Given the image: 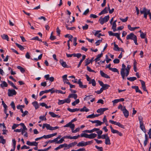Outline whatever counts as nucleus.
Segmentation results:
<instances>
[{
    "instance_id": "obj_28",
    "label": "nucleus",
    "mask_w": 151,
    "mask_h": 151,
    "mask_svg": "<svg viewBox=\"0 0 151 151\" xmlns=\"http://www.w3.org/2000/svg\"><path fill=\"white\" fill-rule=\"evenodd\" d=\"M1 37L3 39L6 40L7 41H9V38L7 35L3 34L1 36Z\"/></svg>"
},
{
    "instance_id": "obj_16",
    "label": "nucleus",
    "mask_w": 151,
    "mask_h": 151,
    "mask_svg": "<svg viewBox=\"0 0 151 151\" xmlns=\"http://www.w3.org/2000/svg\"><path fill=\"white\" fill-rule=\"evenodd\" d=\"M108 13V8L106 7L102 11L99 13V15H101L102 14H106Z\"/></svg>"
},
{
    "instance_id": "obj_14",
    "label": "nucleus",
    "mask_w": 151,
    "mask_h": 151,
    "mask_svg": "<svg viewBox=\"0 0 151 151\" xmlns=\"http://www.w3.org/2000/svg\"><path fill=\"white\" fill-rule=\"evenodd\" d=\"M99 130V129L94 128L92 129L89 130H86L84 131V132H87L88 133H92L93 132L97 131Z\"/></svg>"
},
{
    "instance_id": "obj_47",
    "label": "nucleus",
    "mask_w": 151,
    "mask_h": 151,
    "mask_svg": "<svg viewBox=\"0 0 151 151\" xmlns=\"http://www.w3.org/2000/svg\"><path fill=\"white\" fill-rule=\"evenodd\" d=\"M66 27L67 28V29L68 30H73L76 29L75 27H68V25L66 24Z\"/></svg>"
},
{
    "instance_id": "obj_7",
    "label": "nucleus",
    "mask_w": 151,
    "mask_h": 151,
    "mask_svg": "<svg viewBox=\"0 0 151 151\" xmlns=\"http://www.w3.org/2000/svg\"><path fill=\"white\" fill-rule=\"evenodd\" d=\"M65 37H68L69 38V40L67 41V45L68 47V50H69L70 48L69 42L70 41L72 42V40L71 39L73 37L72 35L69 34H67L65 36Z\"/></svg>"
},
{
    "instance_id": "obj_36",
    "label": "nucleus",
    "mask_w": 151,
    "mask_h": 151,
    "mask_svg": "<svg viewBox=\"0 0 151 151\" xmlns=\"http://www.w3.org/2000/svg\"><path fill=\"white\" fill-rule=\"evenodd\" d=\"M113 49L116 51H120V48H119L118 45L116 44L114 45V47Z\"/></svg>"
},
{
    "instance_id": "obj_44",
    "label": "nucleus",
    "mask_w": 151,
    "mask_h": 151,
    "mask_svg": "<svg viewBox=\"0 0 151 151\" xmlns=\"http://www.w3.org/2000/svg\"><path fill=\"white\" fill-rule=\"evenodd\" d=\"M82 56L81 54L80 53H78L77 54H73V56L74 57H77L78 58H79Z\"/></svg>"
},
{
    "instance_id": "obj_6",
    "label": "nucleus",
    "mask_w": 151,
    "mask_h": 151,
    "mask_svg": "<svg viewBox=\"0 0 151 151\" xmlns=\"http://www.w3.org/2000/svg\"><path fill=\"white\" fill-rule=\"evenodd\" d=\"M77 119L74 118L70 122L64 125L63 127H69L70 128H72V129H73V127H75V126L74 124H72V123L77 121Z\"/></svg>"
},
{
    "instance_id": "obj_8",
    "label": "nucleus",
    "mask_w": 151,
    "mask_h": 151,
    "mask_svg": "<svg viewBox=\"0 0 151 151\" xmlns=\"http://www.w3.org/2000/svg\"><path fill=\"white\" fill-rule=\"evenodd\" d=\"M8 96H12L14 95H16L17 94L16 91L14 89L8 90Z\"/></svg>"
},
{
    "instance_id": "obj_42",
    "label": "nucleus",
    "mask_w": 151,
    "mask_h": 151,
    "mask_svg": "<svg viewBox=\"0 0 151 151\" xmlns=\"http://www.w3.org/2000/svg\"><path fill=\"white\" fill-rule=\"evenodd\" d=\"M64 137L62 138H61L59 140L57 141V142H56V143L57 144H60L62 143L63 141H64Z\"/></svg>"
},
{
    "instance_id": "obj_50",
    "label": "nucleus",
    "mask_w": 151,
    "mask_h": 151,
    "mask_svg": "<svg viewBox=\"0 0 151 151\" xmlns=\"http://www.w3.org/2000/svg\"><path fill=\"white\" fill-rule=\"evenodd\" d=\"M65 103V102L64 101V100H60V99H58V105H61L64 104Z\"/></svg>"
},
{
    "instance_id": "obj_31",
    "label": "nucleus",
    "mask_w": 151,
    "mask_h": 151,
    "mask_svg": "<svg viewBox=\"0 0 151 151\" xmlns=\"http://www.w3.org/2000/svg\"><path fill=\"white\" fill-rule=\"evenodd\" d=\"M15 44L20 50H23L24 49V48L22 45L18 44L17 43H16Z\"/></svg>"
},
{
    "instance_id": "obj_64",
    "label": "nucleus",
    "mask_w": 151,
    "mask_h": 151,
    "mask_svg": "<svg viewBox=\"0 0 151 151\" xmlns=\"http://www.w3.org/2000/svg\"><path fill=\"white\" fill-rule=\"evenodd\" d=\"M103 88H101L99 90L95 91V92L98 94H99L103 92Z\"/></svg>"
},
{
    "instance_id": "obj_30",
    "label": "nucleus",
    "mask_w": 151,
    "mask_h": 151,
    "mask_svg": "<svg viewBox=\"0 0 151 151\" xmlns=\"http://www.w3.org/2000/svg\"><path fill=\"white\" fill-rule=\"evenodd\" d=\"M67 75H65L62 76L63 81L64 83H66V81H68V80L67 79Z\"/></svg>"
},
{
    "instance_id": "obj_45",
    "label": "nucleus",
    "mask_w": 151,
    "mask_h": 151,
    "mask_svg": "<svg viewBox=\"0 0 151 151\" xmlns=\"http://www.w3.org/2000/svg\"><path fill=\"white\" fill-rule=\"evenodd\" d=\"M116 125L118 126L119 127L122 128H124V126L123 125L121 124L120 122H116Z\"/></svg>"
},
{
    "instance_id": "obj_60",
    "label": "nucleus",
    "mask_w": 151,
    "mask_h": 151,
    "mask_svg": "<svg viewBox=\"0 0 151 151\" xmlns=\"http://www.w3.org/2000/svg\"><path fill=\"white\" fill-rule=\"evenodd\" d=\"M95 118L94 114H93L91 115H88L86 117V118Z\"/></svg>"
},
{
    "instance_id": "obj_3",
    "label": "nucleus",
    "mask_w": 151,
    "mask_h": 151,
    "mask_svg": "<svg viewBox=\"0 0 151 151\" xmlns=\"http://www.w3.org/2000/svg\"><path fill=\"white\" fill-rule=\"evenodd\" d=\"M140 12L141 14H144V17L145 19L147 18V15L149 14L150 16V10H148L145 7H144L142 10L140 9Z\"/></svg>"
},
{
    "instance_id": "obj_40",
    "label": "nucleus",
    "mask_w": 151,
    "mask_h": 151,
    "mask_svg": "<svg viewBox=\"0 0 151 151\" xmlns=\"http://www.w3.org/2000/svg\"><path fill=\"white\" fill-rule=\"evenodd\" d=\"M79 102L80 101L79 99H76V101H75L72 103V105L73 106H75L76 104L79 103Z\"/></svg>"
},
{
    "instance_id": "obj_13",
    "label": "nucleus",
    "mask_w": 151,
    "mask_h": 151,
    "mask_svg": "<svg viewBox=\"0 0 151 151\" xmlns=\"http://www.w3.org/2000/svg\"><path fill=\"white\" fill-rule=\"evenodd\" d=\"M60 63L62 66L64 68H68V66L67 65L65 62L63 60H60Z\"/></svg>"
},
{
    "instance_id": "obj_19",
    "label": "nucleus",
    "mask_w": 151,
    "mask_h": 151,
    "mask_svg": "<svg viewBox=\"0 0 151 151\" xmlns=\"http://www.w3.org/2000/svg\"><path fill=\"white\" fill-rule=\"evenodd\" d=\"M77 95L76 94L71 93L68 96L69 98H73L74 99H76L77 98Z\"/></svg>"
},
{
    "instance_id": "obj_15",
    "label": "nucleus",
    "mask_w": 151,
    "mask_h": 151,
    "mask_svg": "<svg viewBox=\"0 0 151 151\" xmlns=\"http://www.w3.org/2000/svg\"><path fill=\"white\" fill-rule=\"evenodd\" d=\"M124 110H123V113L124 116L126 118H127L129 116V113L128 111L126 109V108H124Z\"/></svg>"
},
{
    "instance_id": "obj_39",
    "label": "nucleus",
    "mask_w": 151,
    "mask_h": 151,
    "mask_svg": "<svg viewBox=\"0 0 151 151\" xmlns=\"http://www.w3.org/2000/svg\"><path fill=\"white\" fill-rule=\"evenodd\" d=\"M91 83L92 86H95L96 85V82L94 79H93L91 80L90 82H89V84H90Z\"/></svg>"
},
{
    "instance_id": "obj_1",
    "label": "nucleus",
    "mask_w": 151,
    "mask_h": 151,
    "mask_svg": "<svg viewBox=\"0 0 151 151\" xmlns=\"http://www.w3.org/2000/svg\"><path fill=\"white\" fill-rule=\"evenodd\" d=\"M122 67L121 69L120 74L123 79H124L125 76H127L129 74L131 66L128 65L127 68H126L125 65L123 64L122 65Z\"/></svg>"
},
{
    "instance_id": "obj_23",
    "label": "nucleus",
    "mask_w": 151,
    "mask_h": 151,
    "mask_svg": "<svg viewBox=\"0 0 151 151\" xmlns=\"http://www.w3.org/2000/svg\"><path fill=\"white\" fill-rule=\"evenodd\" d=\"M67 110L71 112H74L75 111H80L79 109H77V108H75V109H72L70 108H67Z\"/></svg>"
},
{
    "instance_id": "obj_29",
    "label": "nucleus",
    "mask_w": 151,
    "mask_h": 151,
    "mask_svg": "<svg viewBox=\"0 0 151 151\" xmlns=\"http://www.w3.org/2000/svg\"><path fill=\"white\" fill-rule=\"evenodd\" d=\"M80 111L81 112H88L89 111V109L87 108L86 107L84 106L83 108L80 109Z\"/></svg>"
},
{
    "instance_id": "obj_34",
    "label": "nucleus",
    "mask_w": 151,
    "mask_h": 151,
    "mask_svg": "<svg viewBox=\"0 0 151 151\" xmlns=\"http://www.w3.org/2000/svg\"><path fill=\"white\" fill-rule=\"evenodd\" d=\"M75 127H73V129H72V128H70L72 131V132L73 133H76L78 132H79L80 130V128L79 127H78L76 128L75 130H74V129Z\"/></svg>"
},
{
    "instance_id": "obj_38",
    "label": "nucleus",
    "mask_w": 151,
    "mask_h": 151,
    "mask_svg": "<svg viewBox=\"0 0 151 151\" xmlns=\"http://www.w3.org/2000/svg\"><path fill=\"white\" fill-rule=\"evenodd\" d=\"M127 79L128 80L131 81H133L134 80H136L137 79V78L135 77H130L129 78H127Z\"/></svg>"
},
{
    "instance_id": "obj_51",
    "label": "nucleus",
    "mask_w": 151,
    "mask_h": 151,
    "mask_svg": "<svg viewBox=\"0 0 151 151\" xmlns=\"http://www.w3.org/2000/svg\"><path fill=\"white\" fill-rule=\"evenodd\" d=\"M88 134L86 133H82L81 134V137H84L86 138H88Z\"/></svg>"
},
{
    "instance_id": "obj_46",
    "label": "nucleus",
    "mask_w": 151,
    "mask_h": 151,
    "mask_svg": "<svg viewBox=\"0 0 151 151\" xmlns=\"http://www.w3.org/2000/svg\"><path fill=\"white\" fill-rule=\"evenodd\" d=\"M116 24L113 23L112 28L113 29L114 32H115L116 31Z\"/></svg>"
},
{
    "instance_id": "obj_18",
    "label": "nucleus",
    "mask_w": 151,
    "mask_h": 151,
    "mask_svg": "<svg viewBox=\"0 0 151 151\" xmlns=\"http://www.w3.org/2000/svg\"><path fill=\"white\" fill-rule=\"evenodd\" d=\"M132 88L135 89L136 92H139L141 94H142V92L139 89V88L138 86H132Z\"/></svg>"
},
{
    "instance_id": "obj_26",
    "label": "nucleus",
    "mask_w": 151,
    "mask_h": 151,
    "mask_svg": "<svg viewBox=\"0 0 151 151\" xmlns=\"http://www.w3.org/2000/svg\"><path fill=\"white\" fill-rule=\"evenodd\" d=\"M0 86L2 88H4V87H7L8 84L5 81H3L2 82V83L0 84Z\"/></svg>"
},
{
    "instance_id": "obj_61",
    "label": "nucleus",
    "mask_w": 151,
    "mask_h": 151,
    "mask_svg": "<svg viewBox=\"0 0 151 151\" xmlns=\"http://www.w3.org/2000/svg\"><path fill=\"white\" fill-rule=\"evenodd\" d=\"M10 105L11 106V107L14 110L15 109V106L13 101H12L11 102L10 104Z\"/></svg>"
},
{
    "instance_id": "obj_32",
    "label": "nucleus",
    "mask_w": 151,
    "mask_h": 151,
    "mask_svg": "<svg viewBox=\"0 0 151 151\" xmlns=\"http://www.w3.org/2000/svg\"><path fill=\"white\" fill-rule=\"evenodd\" d=\"M93 58L91 60H87L85 62V65H89L90 63H92L93 61Z\"/></svg>"
},
{
    "instance_id": "obj_17",
    "label": "nucleus",
    "mask_w": 151,
    "mask_h": 151,
    "mask_svg": "<svg viewBox=\"0 0 151 151\" xmlns=\"http://www.w3.org/2000/svg\"><path fill=\"white\" fill-rule=\"evenodd\" d=\"M49 114L52 117H58V118H60V116L55 114L53 112H49Z\"/></svg>"
},
{
    "instance_id": "obj_21",
    "label": "nucleus",
    "mask_w": 151,
    "mask_h": 151,
    "mask_svg": "<svg viewBox=\"0 0 151 151\" xmlns=\"http://www.w3.org/2000/svg\"><path fill=\"white\" fill-rule=\"evenodd\" d=\"M112 132L113 134H117L120 136H122L123 135L122 134L121 132L116 130L114 129Z\"/></svg>"
},
{
    "instance_id": "obj_27",
    "label": "nucleus",
    "mask_w": 151,
    "mask_h": 151,
    "mask_svg": "<svg viewBox=\"0 0 151 151\" xmlns=\"http://www.w3.org/2000/svg\"><path fill=\"white\" fill-rule=\"evenodd\" d=\"M77 142H73L70 143L69 145H68L67 147H68V148L72 147L75 146L77 144Z\"/></svg>"
},
{
    "instance_id": "obj_52",
    "label": "nucleus",
    "mask_w": 151,
    "mask_h": 151,
    "mask_svg": "<svg viewBox=\"0 0 151 151\" xmlns=\"http://www.w3.org/2000/svg\"><path fill=\"white\" fill-rule=\"evenodd\" d=\"M128 19V17H127L125 19H122L120 18V19L123 22H126L127 21Z\"/></svg>"
},
{
    "instance_id": "obj_56",
    "label": "nucleus",
    "mask_w": 151,
    "mask_h": 151,
    "mask_svg": "<svg viewBox=\"0 0 151 151\" xmlns=\"http://www.w3.org/2000/svg\"><path fill=\"white\" fill-rule=\"evenodd\" d=\"M32 40H37L40 41L42 42L41 39L39 38L38 37L36 36L35 37H34L32 38Z\"/></svg>"
},
{
    "instance_id": "obj_35",
    "label": "nucleus",
    "mask_w": 151,
    "mask_h": 151,
    "mask_svg": "<svg viewBox=\"0 0 151 151\" xmlns=\"http://www.w3.org/2000/svg\"><path fill=\"white\" fill-rule=\"evenodd\" d=\"M8 82L14 89H17L18 88L15 86L13 82L9 80H8Z\"/></svg>"
},
{
    "instance_id": "obj_59",
    "label": "nucleus",
    "mask_w": 151,
    "mask_h": 151,
    "mask_svg": "<svg viewBox=\"0 0 151 151\" xmlns=\"http://www.w3.org/2000/svg\"><path fill=\"white\" fill-rule=\"evenodd\" d=\"M146 35L143 32H141L140 34V36L141 37L142 39H144L145 38Z\"/></svg>"
},
{
    "instance_id": "obj_5",
    "label": "nucleus",
    "mask_w": 151,
    "mask_h": 151,
    "mask_svg": "<svg viewBox=\"0 0 151 151\" xmlns=\"http://www.w3.org/2000/svg\"><path fill=\"white\" fill-rule=\"evenodd\" d=\"M138 119L139 122L140 128L141 129L145 132V129L143 122V118L141 116L138 117Z\"/></svg>"
},
{
    "instance_id": "obj_4",
    "label": "nucleus",
    "mask_w": 151,
    "mask_h": 151,
    "mask_svg": "<svg viewBox=\"0 0 151 151\" xmlns=\"http://www.w3.org/2000/svg\"><path fill=\"white\" fill-rule=\"evenodd\" d=\"M109 15L105 16L104 18L101 17L99 19V22L101 24L103 25L105 23L107 22L109 20Z\"/></svg>"
},
{
    "instance_id": "obj_25",
    "label": "nucleus",
    "mask_w": 151,
    "mask_h": 151,
    "mask_svg": "<svg viewBox=\"0 0 151 151\" xmlns=\"http://www.w3.org/2000/svg\"><path fill=\"white\" fill-rule=\"evenodd\" d=\"M78 147H83L85 146V142L83 141H81V142H79L77 145Z\"/></svg>"
},
{
    "instance_id": "obj_48",
    "label": "nucleus",
    "mask_w": 151,
    "mask_h": 151,
    "mask_svg": "<svg viewBox=\"0 0 151 151\" xmlns=\"http://www.w3.org/2000/svg\"><path fill=\"white\" fill-rule=\"evenodd\" d=\"M95 147L98 150L97 151H103V148L102 147H99L97 146H95Z\"/></svg>"
},
{
    "instance_id": "obj_37",
    "label": "nucleus",
    "mask_w": 151,
    "mask_h": 151,
    "mask_svg": "<svg viewBox=\"0 0 151 151\" xmlns=\"http://www.w3.org/2000/svg\"><path fill=\"white\" fill-rule=\"evenodd\" d=\"M110 86L107 84H104L101 88H103V90H105L108 88Z\"/></svg>"
},
{
    "instance_id": "obj_54",
    "label": "nucleus",
    "mask_w": 151,
    "mask_h": 151,
    "mask_svg": "<svg viewBox=\"0 0 151 151\" xmlns=\"http://www.w3.org/2000/svg\"><path fill=\"white\" fill-rule=\"evenodd\" d=\"M56 139L55 138L53 140H50L49 141H48V142H46L47 143V144L48 143H53V142H57V141H56Z\"/></svg>"
},
{
    "instance_id": "obj_53",
    "label": "nucleus",
    "mask_w": 151,
    "mask_h": 151,
    "mask_svg": "<svg viewBox=\"0 0 151 151\" xmlns=\"http://www.w3.org/2000/svg\"><path fill=\"white\" fill-rule=\"evenodd\" d=\"M87 70L90 72H92L93 73H96V72L93 70H92L90 67H88V66H87Z\"/></svg>"
},
{
    "instance_id": "obj_2",
    "label": "nucleus",
    "mask_w": 151,
    "mask_h": 151,
    "mask_svg": "<svg viewBox=\"0 0 151 151\" xmlns=\"http://www.w3.org/2000/svg\"><path fill=\"white\" fill-rule=\"evenodd\" d=\"M127 40L131 39L134 41V42L136 45H138L137 43V38L136 36L133 33H131L130 34L128 35L126 37Z\"/></svg>"
},
{
    "instance_id": "obj_57",
    "label": "nucleus",
    "mask_w": 151,
    "mask_h": 151,
    "mask_svg": "<svg viewBox=\"0 0 151 151\" xmlns=\"http://www.w3.org/2000/svg\"><path fill=\"white\" fill-rule=\"evenodd\" d=\"M43 138L45 139L49 138L52 137L51 134L47 135H44L43 136Z\"/></svg>"
},
{
    "instance_id": "obj_62",
    "label": "nucleus",
    "mask_w": 151,
    "mask_h": 151,
    "mask_svg": "<svg viewBox=\"0 0 151 151\" xmlns=\"http://www.w3.org/2000/svg\"><path fill=\"white\" fill-rule=\"evenodd\" d=\"M119 60L117 58L113 60V62L115 64H118L119 63Z\"/></svg>"
},
{
    "instance_id": "obj_24",
    "label": "nucleus",
    "mask_w": 151,
    "mask_h": 151,
    "mask_svg": "<svg viewBox=\"0 0 151 151\" xmlns=\"http://www.w3.org/2000/svg\"><path fill=\"white\" fill-rule=\"evenodd\" d=\"M105 143L106 145H110L111 144L110 138L109 136L105 139Z\"/></svg>"
},
{
    "instance_id": "obj_11",
    "label": "nucleus",
    "mask_w": 151,
    "mask_h": 151,
    "mask_svg": "<svg viewBox=\"0 0 151 151\" xmlns=\"http://www.w3.org/2000/svg\"><path fill=\"white\" fill-rule=\"evenodd\" d=\"M108 109V108H102L98 109L97 110V112L98 113H100L101 114H103L104 111Z\"/></svg>"
},
{
    "instance_id": "obj_49",
    "label": "nucleus",
    "mask_w": 151,
    "mask_h": 151,
    "mask_svg": "<svg viewBox=\"0 0 151 151\" xmlns=\"http://www.w3.org/2000/svg\"><path fill=\"white\" fill-rule=\"evenodd\" d=\"M118 108V109H121L122 111L123 110H124V108H125V107L124 106L123 107L122 105L121 104H120L119 105Z\"/></svg>"
},
{
    "instance_id": "obj_9",
    "label": "nucleus",
    "mask_w": 151,
    "mask_h": 151,
    "mask_svg": "<svg viewBox=\"0 0 151 151\" xmlns=\"http://www.w3.org/2000/svg\"><path fill=\"white\" fill-rule=\"evenodd\" d=\"M77 83L79 85L80 88H86L87 87L86 85H83L82 82L81 81V79H79L77 82Z\"/></svg>"
},
{
    "instance_id": "obj_55",
    "label": "nucleus",
    "mask_w": 151,
    "mask_h": 151,
    "mask_svg": "<svg viewBox=\"0 0 151 151\" xmlns=\"http://www.w3.org/2000/svg\"><path fill=\"white\" fill-rule=\"evenodd\" d=\"M93 142V141L92 140L91 141H88L86 142H85V146L88 145H90Z\"/></svg>"
},
{
    "instance_id": "obj_63",
    "label": "nucleus",
    "mask_w": 151,
    "mask_h": 151,
    "mask_svg": "<svg viewBox=\"0 0 151 151\" xmlns=\"http://www.w3.org/2000/svg\"><path fill=\"white\" fill-rule=\"evenodd\" d=\"M70 98H69L68 97V98L65 99V100H64L65 103H69L70 102Z\"/></svg>"
},
{
    "instance_id": "obj_41",
    "label": "nucleus",
    "mask_w": 151,
    "mask_h": 151,
    "mask_svg": "<svg viewBox=\"0 0 151 151\" xmlns=\"http://www.w3.org/2000/svg\"><path fill=\"white\" fill-rule=\"evenodd\" d=\"M110 70H111L113 72H117L118 74H119V72L118 70L116 68H111L110 69Z\"/></svg>"
},
{
    "instance_id": "obj_20",
    "label": "nucleus",
    "mask_w": 151,
    "mask_h": 151,
    "mask_svg": "<svg viewBox=\"0 0 151 151\" xmlns=\"http://www.w3.org/2000/svg\"><path fill=\"white\" fill-rule=\"evenodd\" d=\"M97 136V134L95 133H91L88 134V138L93 139L96 137Z\"/></svg>"
},
{
    "instance_id": "obj_10",
    "label": "nucleus",
    "mask_w": 151,
    "mask_h": 151,
    "mask_svg": "<svg viewBox=\"0 0 151 151\" xmlns=\"http://www.w3.org/2000/svg\"><path fill=\"white\" fill-rule=\"evenodd\" d=\"M26 144L29 146H37L38 143L36 142H30L28 141H27Z\"/></svg>"
},
{
    "instance_id": "obj_22",
    "label": "nucleus",
    "mask_w": 151,
    "mask_h": 151,
    "mask_svg": "<svg viewBox=\"0 0 151 151\" xmlns=\"http://www.w3.org/2000/svg\"><path fill=\"white\" fill-rule=\"evenodd\" d=\"M32 104L35 107L36 109H37L39 108V105L37 101H35L32 103Z\"/></svg>"
},
{
    "instance_id": "obj_58",
    "label": "nucleus",
    "mask_w": 151,
    "mask_h": 151,
    "mask_svg": "<svg viewBox=\"0 0 151 151\" xmlns=\"http://www.w3.org/2000/svg\"><path fill=\"white\" fill-rule=\"evenodd\" d=\"M76 42L77 38L76 37H74L73 40V42L74 43L73 45L75 46H76L77 44V43Z\"/></svg>"
},
{
    "instance_id": "obj_12",
    "label": "nucleus",
    "mask_w": 151,
    "mask_h": 151,
    "mask_svg": "<svg viewBox=\"0 0 151 151\" xmlns=\"http://www.w3.org/2000/svg\"><path fill=\"white\" fill-rule=\"evenodd\" d=\"M67 146L68 145L66 144H63L60 145L58 147L55 148V150H57L64 147H67Z\"/></svg>"
},
{
    "instance_id": "obj_43",
    "label": "nucleus",
    "mask_w": 151,
    "mask_h": 151,
    "mask_svg": "<svg viewBox=\"0 0 151 151\" xmlns=\"http://www.w3.org/2000/svg\"><path fill=\"white\" fill-rule=\"evenodd\" d=\"M17 68L20 70L21 72H22V73H23L25 71L24 69V68H22V67H21V66H18L17 67Z\"/></svg>"
},
{
    "instance_id": "obj_33",
    "label": "nucleus",
    "mask_w": 151,
    "mask_h": 151,
    "mask_svg": "<svg viewBox=\"0 0 151 151\" xmlns=\"http://www.w3.org/2000/svg\"><path fill=\"white\" fill-rule=\"evenodd\" d=\"M95 126L97 127L98 126L101 125L102 124H103V122H101L99 120H97Z\"/></svg>"
}]
</instances>
